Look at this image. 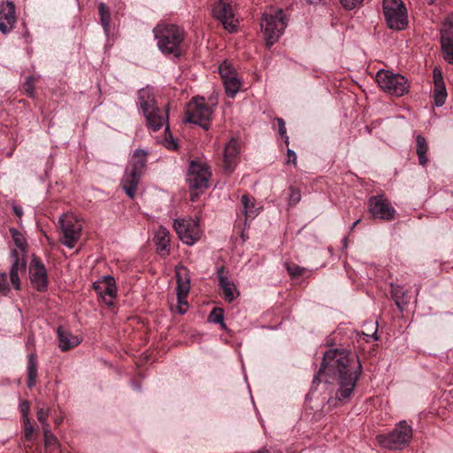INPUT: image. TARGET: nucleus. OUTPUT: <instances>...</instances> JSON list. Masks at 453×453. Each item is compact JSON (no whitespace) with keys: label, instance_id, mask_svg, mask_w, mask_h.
Segmentation results:
<instances>
[{"label":"nucleus","instance_id":"obj_43","mask_svg":"<svg viewBox=\"0 0 453 453\" xmlns=\"http://www.w3.org/2000/svg\"><path fill=\"white\" fill-rule=\"evenodd\" d=\"M276 120H277V123H278V126H279V134L281 136V138L284 139V142L286 143V145H288L289 141H288V136L287 135V129L285 127V121L281 118H277Z\"/></svg>","mask_w":453,"mask_h":453},{"label":"nucleus","instance_id":"obj_50","mask_svg":"<svg viewBox=\"0 0 453 453\" xmlns=\"http://www.w3.org/2000/svg\"><path fill=\"white\" fill-rule=\"evenodd\" d=\"M311 4H319L324 3L326 0H306Z\"/></svg>","mask_w":453,"mask_h":453},{"label":"nucleus","instance_id":"obj_26","mask_svg":"<svg viewBox=\"0 0 453 453\" xmlns=\"http://www.w3.org/2000/svg\"><path fill=\"white\" fill-rule=\"evenodd\" d=\"M219 285L222 290L224 299L228 303L233 302L238 295L236 287L234 282L229 280L227 277L219 275Z\"/></svg>","mask_w":453,"mask_h":453},{"label":"nucleus","instance_id":"obj_8","mask_svg":"<svg viewBox=\"0 0 453 453\" xmlns=\"http://www.w3.org/2000/svg\"><path fill=\"white\" fill-rule=\"evenodd\" d=\"M383 13L389 28L403 30L407 27V10L401 0H383Z\"/></svg>","mask_w":453,"mask_h":453},{"label":"nucleus","instance_id":"obj_17","mask_svg":"<svg viewBox=\"0 0 453 453\" xmlns=\"http://www.w3.org/2000/svg\"><path fill=\"white\" fill-rule=\"evenodd\" d=\"M30 279L34 287L40 292H42L48 288V274L46 268L42 262L34 257L30 263Z\"/></svg>","mask_w":453,"mask_h":453},{"label":"nucleus","instance_id":"obj_28","mask_svg":"<svg viewBox=\"0 0 453 453\" xmlns=\"http://www.w3.org/2000/svg\"><path fill=\"white\" fill-rule=\"evenodd\" d=\"M154 241L159 252L168 253L170 248V234L165 227L160 226L158 228L155 234Z\"/></svg>","mask_w":453,"mask_h":453},{"label":"nucleus","instance_id":"obj_22","mask_svg":"<svg viewBox=\"0 0 453 453\" xmlns=\"http://www.w3.org/2000/svg\"><path fill=\"white\" fill-rule=\"evenodd\" d=\"M433 97L434 105L437 107L442 106L445 104L447 98V90L443 81L442 73L437 68L434 70Z\"/></svg>","mask_w":453,"mask_h":453},{"label":"nucleus","instance_id":"obj_4","mask_svg":"<svg viewBox=\"0 0 453 453\" xmlns=\"http://www.w3.org/2000/svg\"><path fill=\"white\" fill-rule=\"evenodd\" d=\"M287 25L288 19L282 9L272 8L265 12L261 19V29L268 48L279 40Z\"/></svg>","mask_w":453,"mask_h":453},{"label":"nucleus","instance_id":"obj_41","mask_svg":"<svg viewBox=\"0 0 453 453\" xmlns=\"http://www.w3.org/2000/svg\"><path fill=\"white\" fill-rule=\"evenodd\" d=\"M289 194H288V199H289V204L293 205L297 203L301 200V192L299 189L296 188L293 186H290L288 188Z\"/></svg>","mask_w":453,"mask_h":453},{"label":"nucleus","instance_id":"obj_49","mask_svg":"<svg viewBox=\"0 0 453 453\" xmlns=\"http://www.w3.org/2000/svg\"><path fill=\"white\" fill-rule=\"evenodd\" d=\"M166 147L171 150H175L177 148V144L173 140H172L167 143Z\"/></svg>","mask_w":453,"mask_h":453},{"label":"nucleus","instance_id":"obj_18","mask_svg":"<svg viewBox=\"0 0 453 453\" xmlns=\"http://www.w3.org/2000/svg\"><path fill=\"white\" fill-rule=\"evenodd\" d=\"M17 22L16 8L12 2L2 3L0 5V32L9 34Z\"/></svg>","mask_w":453,"mask_h":453},{"label":"nucleus","instance_id":"obj_35","mask_svg":"<svg viewBox=\"0 0 453 453\" xmlns=\"http://www.w3.org/2000/svg\"><path fill=\"white\" fill-rule=\"evenodd\" d=\"M285 268L292 278L299 277L308 271L307 268L299 266L298 265L290 262L285 263Z\"/></svg>","mask_w":453,"mask_h":453},{"label":"nucleus","instance_id":"obj_19","mask_svg":"<svg viewBox=\"0 0 453 453\" xmlns=\"http://www.w3.org/2000/svg\"><path fill=\"white\" fill-rule=\"evenodd\" d=\"M149 113L150 114L143 115V117L146 119V124L150 130L157 132L165 126V133L169 131L167 109H163L157 106ZM167 134H165V136Z\"/></svg>","mask_w":453,"mask_h":453},{"label":"nucleus","instance_id":"obj_33","mask_svg":"<svg viewBox=\"0 0 453 453\" xmlns=\"http://www.w3.org/2000/svg\"><path fill=\"white\" fill-rule=\"evenodd\" d=\"M416 142H417V155L418 157L419 165H421L422 166H425L428 161V158L426 157V152L428 150L426 140L424 136L418 134L416 137Z\"/></svg>","mask_w":453,"mask_h":453},{"label":"nucleus","instance_id":"obj_16","mask_svg":"<svg viewBox=\"0 0 453 453\" xmlns=\"http://www.w3.org/2000/svg\"><path fill=\"white\" fill-rule=\"evenodd\" d=\"M240 144L237 140L230 139L224 147L221 166L226 173H231L239 162Z\"/></svg>","mask_w":453,"mask_h":453},{"label":"nucleus","instance_id":"obj_3","mask_svg":"<svg viewBox=\"0 0 453 453\" xmlns=\"http://www.w3.org/2000/svg\"><path fill=\"white\" fill-rule=\"evenodd\" d=\"M147 152L137 149L134 151L121 180V186L126 194L133 199L135 196L138 184L145 172Z\"/></svg>","mask_w":453,"mask_h":453},{"label":"nucleus","instance_id":"obj_39","mask_svg":"<svg viewBox=\"0 0 453 453\" xmlns=\"http://www.w3.org/2000/svg\"><path fill=\"white\" fill-rule=\"evenodd\" d=\"M177 311L180 314H185L188 309L187 296L188 295L180 296V292H177Z\"/></svg>","mask_w":453,"mask_h":453},{"label":"nucleus","instance_id":"obj_55","mask_svg":"<svg viewBox=\"0 0 453 453\" xmlns=\"http://www.w3.org/2000/svg\"><path fill=\"white\" fill-rule=\"evenodd\" d=\"M133 385H134V388L136 390H140V389H141L140 385H138L137 383L133 382Z\"/></svg>","mask_w":453,"mask_h":453},{"label":"nucleus","instance_id":"obj_38","mask_svg":"<svg viewBox=\"0 0 453 453\" xmlns=\"http://www.w3.org/2000/svg\"><path fill=\"white\" fill-rule=\"evenodd\" d=\"M21 422L24 430L25 439L27 441H32L35 429L30 421V418H21Z\"/></svg>","mask_w":453,"mask_h":453},{"label":"nucleus","instance_id":"obj_40","mask_svg":"<svg viewBox=\"0 0 453 453\" xmlns=\"http://www.w3.org/2000/svg\"><path fill=\"white\" fill-rule=\"evenodd\" d=\"M23 88L25 92L30 96L33 97L35 95V78L30 75L26 78V81L23 84Z\"/></svg>","mask_w":453,"mask_h":453},{"label":"nucleus","instance_id":"obj_27","mask_svg":"<svg viewBox=\"0 0 453 453\" xmlns=\"http://www.w3.org/2000/svg\"><path fill=\"white\" fill-rule=\"evenodd\" d=\"M241 203L242 205V213L245 215V223L248 219H255L261 208L257 207L254 203V199L249 195H242L241 197Z\"/></svg>","mask_w":453,"mask_h":453},{"label":"nucleus","instance_id":"obj_20","mask_svg":"<svg viewBox=\"0 0 453 453\" xmlns=\"http://www.w3.org/2000/svg\"><path fill=\"white\" fill-rule=\"evenodd\" d=\"M26 255H20L16 250H12V265L9 272L10 280L15 289L20 288L19 273L25 272Z\"/></svg>","mask_w":453,"mask_h":453},{"label":"nucleus","instance_id":"obj_47","mask_svg":"<svg viewBox=\"0 0 453 453\" xmlns=\"http://www.w3.org/2000/svg\"><path fill=\"white\" fill-rule=\"evenodd\" d=\"M12 210H13V212L18 216V217H21L23 215V210L20 206L17 205V204H12Z\"/></svg>","mask_w":453,"mask_h":453},{"label":"nucleus","instance_id":"obj_15","mask_svg":"<svg viewBox=\"0 0 453 453\" xmlns=\"http://www.w3.org/2000/svg\"><path fill=\"white\" fill-rule=\"evenodd\" d=\"M369 211L374 218L392 220L395 214V208L383 196H373L369 199Z\"/></svg>","mask_w":453,"mask_h":453},{"label":"nucleus","instance_id":"obj_14","mask_svg":"<svg viewBox=\"0 0 453 453\" xmlns=\"http://www.w3.org/2000/svg\"><path fill=\"white\" fill-rule=\"evenodd\" d=\"M212 15L219 19L229 32L236 29L237 19L234 18L231 0H219L212 8Z\"/></svg>","mask_w":453,"mask_h":453},{"label":"nucleus","instance_id":"obj_1","mask_svg":"<svg viewBox=\"0 0 453 453\" xmlns=\"http://www.w3.org/2000/svg\"><path fill=\"white\" fill-rule=\"evenodd\" d=\"M362 372V365L356 353L346 349H330L324 353L320 368L314 376L312 387L322 380L326 384H336L334 405L346 403L354 392Z\"/></svg>","mask_w":453,"mask_h":453},{"label":"nucleus","instance_id":"obj_37","mask_svg":"<svg viewBox=\"0 0 453 453\" xmlns=\"http://www.w3.org/2000/svg\"><path fill=\"white\" fill-rule=\"evenodd\" d=\"M37 419L42 425V430H47L50 428V424L48 422V418L50 416V409L48 408H39L36 412Z\"/></svg>","mask_w":453,"mask_h":453},{"label":"nucleus","instance_id":"obj_23","mask_svg":"<svg viewBox=\"0 0 453 453\" xmlns=\"http://www.w3.org/2000/svg\"><path fill=\"white\" fill-rule=\"evenodd\" d=\"M94 288L97 295L103 298L105 296L114 298L117 295L115 280L110 275H104L99 280L94 282Z\"/></svg>","mask_w":453,"mask_h":453},{"label":"nucleus","instance_id":"obj_56","mask_svg":"<svg viewBox=\"0 0 453 453\" xmlns=\"http://www.w3.org/2000/svg\"><path fill=\"white\" fill-rule=\"evenodd\" d=\"M61 422H62V418H56L55 419V424L56 425H59V424H61Z\"/></svg>","mask_w":453,"mask_h":453},{"label":"nucleus","instance_id":"obj_2","mask_svg":"<svg viewBox=\"0 0 453 453\" xmlns=\"http://www.w3.org/2000/svg\"><path fill=\"white\" fill-rule=\"evenodd\" d=\"M157 45L167 57L180 58L185 51V30L173 24L157 25L153 29Z\"/></svg>","mask_w":453,"mask_h":453},{"label":"nucleus","instance_id":"obj_5","mask_svg":"<svg viewBox=\"0 0 453 453\" xmlns=\"http://www.w3.org/2000/svg\"><path fill=\"white\" fill-rule=\"evenodd\" d=\"M412 434V426L407 421L402 420L395 425L391 432L378 435L377 441L385 449L400 450L410 443Z\"/></svg>","mask_w":453,"mask_h":453},{"label":"nucleus","instance_id":"obj_54","mask_svg":"<svg viewBox=\"0 0 453 453\" xmlns=\"http://www.w3.org/2000/svg\"><path fill=\"white\" fill-rule=\"evenodd\" d=\"M372 337L374 340H378V337H377V328L375 329L374 333L372 334Z\"/></svg>","mask_w":453,"mask_h":453},{"label":"nucleus","instance_id":"obj_13","mask_svg":"<svg viewBox=\"0 0 453 453\" xmlns=\"http://www.w3.org/2000/svg\"><path fill=\"white\" fill-rule=\"evenodd\" d=\"M219 73L223 81L226 96L234 98L242 86V81L236 70L230 62L225 60L219 65Z\"/></svg>","mask_w":453,"mask_h":453},{"label":"nucleus","instance_id":"obj_30","mask_svg":"<svg viewBox=\"0 0 453 453\" xmlns=\"http://www.w3.org/2000/svg\"><path fill=\"white\" fill-rule=\"evenodd\" d=\"M27 385L29 388L35 387L36 383L37 378V362L36 356L35 353H30L28 355V362H27Z\"/></svg>","mask_w":453,"mask_h":453},{"label":"nucleus","instance_id":"obj_21","mask_svg":"<svg viewBox=\"0 0 453 453\" xmlns=\"http://www.w3.org/2000/svg\"><path fill=\"white\" fill-rule=\"evenodd\" d=\"M136 104L142 115L150 114L157 107L152 88L146 87L138 91Z\"/></svg>","mask_w":453,"mask_h":453},{"label":"nucleus","instance_id":"obj_9","mask_svg":"<svg viewBox=\"0 0 453 453\" xmlns=\"http://www.w3.org/2000/svg\"><path fill=\"white\" fill-rule=\"evenodd\" d=\"M58 225L62 244L69 249H73L81 234V223L74 216L65 214L59 218Z\"/></svg>","mask_w":453,"mask_h":453},{"label":"nucleus","instance_id":"obj_11","mask_svg":"<svg viewBox=\"0 0 453 453\" xmlns=\"http://www.w3.org/2000/svg\"><path fill=\"white\" fill-rule=\"evenodd\" d=\"M211 176V173L206 163L199 160L190 162L187 175V181L190 188H207Z\"/></svg>","mask_w":453,"mask_h":453},{"label":"nucleus","instance_id":"obj_34","mask_svg":"<svg viewBox=\"0 0 453 453\" xmlns=\"http://www.w3.org/2000/svg\"><path fill=\"white\" fill-rule=\"evenodd\" d=\"M208 321L220 325L221 328H226V324L224 323V311L220 308L212 309L208 316Z\"/></svg>","mask_w":453,"mask_h":453},{"label":"nucleus","instance_id":"obj_24","mask_svg":"<svg viewBox=\"0 0 453 453\" xmlns=\"http://www.w3.org/2000/svg\"><path fill=\"white\" fill-rule=\"evenodd\" d=\"M57 334L59 342V348L62 351H67L78 346L81 342L78 336L73 335L62 326L58 327Z\"/></svg>","mask_w":453,"mask_h":453},{"label":"nucleus","instance_id":"obj_42","mask_svg":"<svg viewBox=\"0 0 453 453\" xmlns=\"http://www.w3.org/2000/svg\"><path fill=\"white\" fill-rule=\"evenodd\" d=\"M10 287L7 281V274L0 272V295L7 296Z\"/></svg>","mask_w":453,"mask_h":453},{"label":"nucleus","instance_id":"obj_29","mask_svg":"<svg viewBox=\"0 0 453 453\" xmlns=\"http://www.w3.org/2000/svg\"><path fill=\"white\" fill-rule=\"evenodd\" d=\"M391 296L397 307L402 311L410 302V296H408L407 291L402 286L392 285Z\"/></svg>","mask_w":453,"mask_h":453},{"label":"nucleus","instance_id":"obj_45","mask_svg":"<svg viewBox=\"0 0 453 453\" xmlns=\"http://www.w3.org/2000/svg\"><path fill=\"white\" fill-rule=\"evenodd\" d=\"M19 410L21 413V418H29L28 414L30 411V404L28 401H21L19 405Z\"/></svg>","mask_w":453,"mask_h":453},{"label":"nucleus","instance_id":"obj_6","mask_svg":"<svg viewBox=\"0 0 453 453\" xmlns=\"http://www.w3.org/2000/svg\"><path fill=\"white\" fill-rule=\"evenodd\" d=\"M376 81L381 89L395 96H402L409 90L407 79L388 70L380 69L378 71Z\"/></svg>","mask_w":453,"mask_h":453},{"label":"nucleus","instance_id":"obj_31","mask_svg":"<svg viewBox=\"0 0 453 453\" xmlns=\"http://www.w3.org/2000/svg\"><path fill=\"white\" fill-rule=\"evenodd\" d=\"M10 234L12 235V238L13 240V242L18 250H16L19 254L20 255H26L27 253V242L24 236V234L16 228H10Z\"/></svg>","mask_w":453,"mask_h":453},{"label":"nucleus","instance_id":"obj_44","mask_svg":"<svg viewBox=\"0 0 453 453\" xmlns=\"http://www.w3.org/2000/svg\"><path fill=\"white\" fill-rule=\"evenodd\" d=\"M342 6L346 10H353L360 5L363 0H339Z\"/></svg>","mask_w":453,"mask_h":453},{"label":"nucleus","instance_id":"obj_7","mask_svg":"<svg viewBox=\"0 0 453 453\" xmlns=\"http://www.w3.org/2000/svg\"><path fill=\"white\" fill-rule=\"evenodd\" d=\"M212 113V107L205 103L204 98H194L188 104L185 120L188 123L198 125L204 130H208Z\"/></svg>","mask_w":453,"mask_h":453},{"label":"nucleus","instance_id":"obj_32","mask_svg":"<svg viewBox=\"0 0 453 453\" xmlns=\"http://www.w3.org/2000/svg\"><path fill=\"white\" fill-rule=\"evenodd\" d=\"M98 14L100 24L103 27L105 35L108 36L110 33L111 12L104 3L98 4Z\"/></svg>","mask_w":453,"mask_h":453},{"label":"nucleus","instance_id":"obj_51","mask_svg":"<svg viewBox=\"0 0 453 453\" xmlns=\"http://www.w3.org/2000/svg\"><path fill=\"white\" fill-rule=\"evenodd\" d=\"M360 219H357L352 225L351 226L349 227V231H353L354 228L357 226V224L360 222Z\"/></svg>","mask_w":453,"mask_h":453},{"label":"nucleus","instance_id":"obj_12","mask_svg":"<svg viewBox=\"0 0 453 453\" xmlns=\"http://www.w3.org/2000/svg\"><path fill=\"white\" fill-rule=\"evenodd\" d=\"M440 45L442 58L453 65V15L447 16L439 29Z\"/></svg>","mask_w":453,"mask_h":453},{"label":"nucleus","instance_id":"obj_46","mask_svg":"<svg viewBox=\"0 0 453 453\" xmlns=\"http://www.w3.org/2000/svg\"><path fill=\"white\" fill-rule=\"evenodd\" d=\"M287 153H288V162H293L296 165V152L293 150L288 149Z\"/></svg>","mask_w":453,"mask_h":453},{"label":"nucleus","instance_id":"obj_10","mask_svg":"<svg viewBox=\"0 0 453 453\" xmlns=\"http://www.w3.org/2000/svg\"><path fill=\"white\" fill-rule=\"evenodd\" d=\"M173 228L180 241L187 245L191 246L200 239L201 229L198 220L195 219H176Z\"/></svg>","mask_w":453,"mask_h":453},{"label":"nucleus","instance_id":"obj_25","mask_svg":"<svg viewBox=\"0 0 453 453\" xmlns=\"http://www.w3.org/2000/svg\"><path fill=\"white\" fill-rule=\"evenodd\" d=\"M175 273L177 281L176 292H180V296L188 295L190 289V278L188 269L184 266H179L176 268Z\"/></svg>","mask_w":453,"mask_h":453},{"label":"nucleus","instance_id":"obj_53","mask_svg":"<svg viewBox=\"0 0 453 453\" xmlns=\"http://www.w3.org/2000/svg\"><path fill=\"white\" fill-rule=\"evenodd\" d=\"M347 242H348V238L347 237L343 238V240H342L343 248H347Z\"/></svg>","mask_w":453,"mask_h":453},{"label":"nucleus","instance_id":"obj_48","mask_svg":"<svg viewBox=\"0 0 453 453\" xmlns=\"http://www.w3.org/2000/svg\"><path fill=\"white\" fill-rule=\"evenodd\" d=\"M27 346H33L35 344V338L33 334L28 335L26 342Z\"/></svg>","mask_w":453,"mask_h":453},{"label":"nucleus","instance_id":"obj_36","mask_svg":"<svg viewBox=\"0 0 453 453\" xmlns=\"http://www.w3.org/2000/svg\"><path fill=\"white\" fill-rule=\"evenodd\" d=\"M44 435V444L45 447L50 448L52 449H58L59 446V442L58 438L51 433L50 428L47 430H42Z\"/></svg>","mask_w":453,"mask_h":453},{"label":"nucleus","instance_id":"obj_52","mask_svg":"<svg viewBox=\"0 0 453 453\" xmlns=\"http://www.w3.org/2000/svg\"><path fill=\"white\" fill-rule=\"evenodd\" d=\"M253 453H269V450L265 449V448H263V449H259V450H257L256 452H253Z\"/></svg>","mask_w":453,"mask_h":453}]
</instances>
